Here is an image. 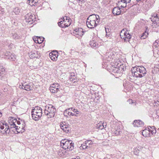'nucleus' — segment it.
<instances>
[{
	"mask_svg": "<svg viewBox=\"0 0 159 159\" xmlns=\"http://www.w3.org/2000/svg\"><path fill=\"white\" fill-rule=\"evenodd\" d=\"M5 128L4 130L1 131V132L2 134H8L10 132V129H11L10 128L8 124L6 123L5 124L4 123L2 124V125H0V128L1 129L3 130Z\"/></svg>",
	"mask_w": 159,
	"mask_h": 159,
	"instance_id": "obj_6",
	"label": "nucleus"
},
{
	"mask_svg": "<svg viewBox=\"0 0 159 159\" xmlns=\"http://www.w3.org/2000/svg\"><path fill=\"white\" fill-rule=\"evenodd\" d=\"M87 20L89 21L90 20L96 21L98 23L100 21L99 16L95 14H92L90 15L88 18Z\"/></svg>",
	"mask_w": 159,
	"mask_h": 159,
	"instance_id": "obj_11",
	"label": "nucleus"
},
{
	"mask_svg": "<svg viewBox=\"0 0 159 159\" xmlns=\"http://www.w3.org/2000/svg\"><path fill=\"white\" fill-rule=\"evenodd\" d=\"M131 71L132 74V75L133 76H135L137 78H141L142 77V75L141 74L139 75V73L138 72L136 71L135 67H132L131 69Z\"/></svg>",
	"mask_w": 159,
	"mask_h": 159,
	"instance_id": "obj_13",
	"label": "nucleus"
},
{
	"mask_svg": "<svg viewBox=\"0 0 159 159\" xmlns=\"http://www.w3.org/2000/svg\"><path fill=\"white\" fill-rule=\"evenodd\" d=\"M11 36L14 39H20V37L16 33H12Z\"/></svg>",
	"mask_w": 159,
	"mask_h": 159,
	"instance_id": "obj_31",
	"label": "nucleus"
},
{
	"mask_svg": "<svg viewBox=\"0 0 159 159\" xmlns=\"http://www.w3.org/2000/svg\"><path fill=\"white\" fill-rule=\"evenodd\" d=\"M90 146H88L86 145V143H84L83 144H81V146L80 147V148L81 149H85L88 148H90Z\"/></svg>",
	"mask_w": 159,
	"mask_h": 159,
	"instance_id": "obj_27",
	"label": "nucleus"
},
{
	"mask_svg": "<svg viewBox=\"0 0 159 159\" xmlns=\"http://www.w3.org/2000/svg\"><path fill=\"white\" fill-rule=\"evenodd\" d=\"M42 108L38 106L35 107L34 109L31 111L32 119L35 121L39 120L41 117L42 114Z\"/></svg>",
	"mask_w": 159,
	"mask_h": 159,
	"instance_id": "obj_1",
	"label": "nucleus"
},
{
	"mask_svg": "<svg viewBox=\"0 0 159 159\" xmlns=\"http://www.w3.org/2000/svg\"><path fill=\"white\" fill-rule=\"evenodd\" d=\"M62 154H59V153H58V154L59 155H60L61 156H63V155H64L63 154V152H62Z\"/></svg>",
	"mask_w": 159,
	"mask_h": 159,
	"instance_id": "obj_58",
	"label": "nucleus"
},
{
	"mask_svg": "<svg viewBox=\"0 0 159 159\" xmlns=\"http://www.w3.org/2000/svg\"><path fill=\"white\" fill-rule=\"evenodd\" d=\"M86 23L89 28L93 29L96 27L98 23L96 21H92L90 20L89 21L87 20Z\"/></svg>",
	"mask_w": 159,
	"mask_h": 159,
	"instance_id": "obj_10",
	"label": "nucleus"
},
{
	"mask_svg": "<svg viewBox=\"0 0 159 159\" xmlns=\"http://www.w3.org/2000/svg\"><path fill=\"white\" fill-rule=\"evenodd\" d=\"M60 88V85L59 84L54 83L51 85L49 89L52 93H55L60 91L59 89Z\"/></svg>",
	"mask_w": 159,
	"mask_h": 159,
	"instance_id": "obj_5",
	"label": "nucleus"
},
{
	"mask_svg": "<svg viewBox=\"0 0 159 159\" xmlns=\"http://www.w3.org/2000/svg\"><path fill=\"white\" fill-rule=\"evenodd\" d=\"M8 55L7 56V58L10 60L12 61H15L16 59V56H14V54H11V53H9V54H8Z\"/></svg>",
	"mask_w": 159,
	"mask_h": 159,
	"instance_id": "obj_22",
	"label": "nucleus"
},
{
	"mask_svg": "<svg viewBox=\"0 0 159 159\" xmlns=\"http://www.w3.org/2000/svg\"><path fill=\"white\" fill-rule=\"evenodd\" d=\"M118 125H116L115 128V131L113 134L117 136L120 135L122 133V130L119 128Z\"/></svg>",
	"mask_w": 159,
	"mask_h": 159,
	"instance_id": "obj_18",
	"label": "nucleus"
},
{
	"mask_svg": "<svg viewBox=\"0 0 159 159\" xmlns=\"http://www.w3.org/2000/svg\"><path fill=\"white\" fill-rule=\"evenodd\" d=\"M130 1V0H120V1L119 2V3H120L121 2H126L127 3H129Z\"/></svg>",
	"mask_w": 159,
	"mask_h": 159,
	"instance_id": "obj_41",
	"label": "nucleus"
},
{
	"mask_svg": "<svg viewBox=\"0 0 159 159\" xmlns=\"http://www.w3.org/2000/svg\"><path fill=\"white\" fill-rule=\"evenodd\" d=\"M37 39V43H42L44 39V38L43 37H38Z\"/></svg>",
	"mask_w": 159,
	"mask_h": 159,
	"instance_id": "obj_33",
	"label": "nucleus"
},
{
	"mask_svg": "<svg viewBox=\"0 0 159 159\" xmlns=\"http://www.w3.org/2000/svg\"><path fill=\"white\" fill-rule=\"evenodd\" d=\"M57 24L59 26L62 28L68 27L70 25V23L67 24L66 23L65 19L62 21H61L60 22H58Z\"/></svg>",
	"mask_w": 159,
	"mask_h": 159,
	"instance_id": "obj_17",
	"label": "nucleus"
},
{
	"mask_svg": "<svg viewBox=\"0 0 159 159\" xmlns=\"http://www.w3.org/2000/svg\"><path fill=\"white\" fill-rule=\"evenodd\" d=\"M156 114L157 116H159V110H157L156 111Z\"/></svg>",
	"mask_w": 159,
	"mask_h": 159,
	"instance_id": "obj_51",
	"label": "nucleus"
},
{
	"mask_svg": "<svg viewBox=\"0 0 159 159\" xmlns=\"http://www.w3.org/2000/svg\"><path fill=\"white\" fill-rule=\"evenodd\" d=\"M112 12L114 15H118L120 14L121 11L119 7H116L113 9Z\"/></svg>",
	"mask_w": 159,
	"mask_h": 159,
	"instance_id": "obj_19",
	"label": "nucleus"
},
{
	"mask_svg": "<svg viewBox=\"0 0 159 159\" xmlns=\"http://www.w3.org/2000/svg\"><path fill=\"white\" fill-rule=\"evenodd\" d=\"M143 135L145 137H150L151 136L150 132V128L149 127H148V129L146 128L143 130L142 132Z\"/></svg>",
	"mask_w": 159,
	"mask_h": 159,
	"instance_id": "obj_16",
	"label": "nucleus"
},
{
	"mask_svg": "<svg viewBox=\"0 0 159 159\" xmlns=\"http://www.w3.org/2000/svg\"><path fill=\"white\" fill-rule=\"evenodd\" d=\"M156 18H154L153 17H152L151 18V21L154 24H157V22H156Z\"/></svg>",
	"mask_w": 159,
	"mask_h": 159,
	"instance_id": "obj_43",
	"label": "nucleus"
},
{
	"mask_svg": "<svg viewBox=\"0 0 159 159\" xmlns=\"http://www.w3.org/2000/svg\"><path fill=\"white\" fill-rule=\"evenodd\" d=\"M131 38V36L130 34L129 33L128 34H127V35L125 36V37H124L123 38L124 39V40L125 42H127V41L129 42V39Z\"/></svg>",
	"mask_w": 159,
	"mask_h": 159,
	"instance_id": "obj_28",
	"label": "nucleus"
},
{
	"mask_svg": "<svg viewBox=\"0 0 159 159\" xmlns=\"http://www.w3.org/2000/svg\"><path fill=\"white\" fill-rule=\"evenodd\" d=\"M90 45L91 47L95 49H96L98 47V44L96 43V42H94V41L90 42Z\"/></svg>",
	"mask_w": 159,
	"mask_h": 159,
	"instance_id": "obj_29",
	"label": "nucleus"
},
{
	"mask_svg": "<svg viewBox=\"0 0 159 159\" xmlns=\"http://www.w3.org/2000/svg\"><path fill=\"white\" fill-rule=\"evenodd\" d=\"M39 0H28V3L31 6H37L39 3Z\"/></svg>",
	"mask_w": 159,
	"mask_h": 159,
	"instance_id": "obj_20",
	"label": "nucleus"
},
{
	"mask_svg": "<svg viewBox=\"0 0 159 159\" xmlns=\"http://www.w3.org/2000/svg\"><path fill=\"white\" fill-rule=\"evenodd\" d=\"M75 78H76V77H75V75H74L73 77H70L69 78V80L70 81H73V82H75L76 81L75 80Z\"/></svg>",
	"mask_w": 159,
	"mask_h": 159,
	"instance_id": "obj_39",
	"label": "nucleus"
},
{
	"mask_svg": "<svg viewBox=\"0 0 159 159\" xmlns=\"http://www.w3.org/2000/svg\"><path fill=\"white\" fill-rule=\"evenodd\" d=\"M128 102L129 103L131 102L132 103H133L132 100L131 99H129L128 100Z\"/></svg>",
	"mask_w": 159,
	"mask_h": 159,
	"instance_id": "obj_53",
	"label": "nucleus"
},
{
	"mask_svg": "<svg viewBox=\"0 0 159 159\" xmlns=\"http://www.w3.org/2000/svg\"><path fill=\"white\" fill-rule=\"evenodd\" d=\"M17 121V120L16 119H14L11 121V122L12 124H10L11 129L12 128H15L16 127H18L16 126L15 123Z\"/></svg>",
	"mask_w": 159,
	"mask_h": 159,
	"instance_id": "obj_30",
	"label": "nucleus"
},
{
	"mask_svg": "<svg viewBox=\"0 0 159 159\" xmlns=\"http://www.w3.org/2000/svg\"><path fill=\"white\" fill-rule=\"evenodd\" d=\"M30 57H37V56L38 55L37 52L34 51V52H32L31 54L30 53L29 54Z\"/></svg>",
	"mask_w": 159,
	"mask_h": 159,
	"instance_id": "obj_32",
	"label": "nucleus"
},
{
	"mask_svg": "<svg viewBox=\"0 0 159 159\" xmlns=\"http://www.w3.org/2000/svg\"><path fill=\"white\" fill-rule=\"evenodd\" d=\"M119 3L121 4V7H126V10L129 9V8L131 7V6L129 5H128V6H127V3L126 2H122Z\"/></svg>",
	"mask_w": 159,
	"mask_h": 159,
	"instance_id": "obj_26",
	"label": "nucleus"
},
{
	"mask_svg": "<svg viewBox=\"0 0 159 159\" xmlns=\"http://www.w3.org/2000/svg\"><path fill=\"white\" fill-rule=\"evenodd\" d=\"M17 122V123L18 125H20V121H17H17H16Z\"/></svg>",
	"mask_w": 159,
	"mask_h": 159,
	"instance_id": "obj_55",
	"label": "nucleus"
},
{
	"mask_svg": "<svg viewBox=\"0 0 159 159\" xmlns=\"http://www.w3.org/2000/svg\"><path fill=\"white\" fill-rule=\"evenodd\" d=\"M17 128V127H16L15 128V130H18V128ZM17 131V132H18V131Z\"/></svg>",
	"mask_w": 159,
	"mask_h": 159,
	"instance_id": "obj_61",
	"label": "nucleus"
},
{
	"mask_svg": "<svg viewBox=\"0 0 159 159\" xmlns=\"http://www.w3.org/2000/svg\"><path fill=\"white\" fill-rule=\"evenodd\" d=\"M25 128V127H23L22 128V129L24 130H25V129H24Z\"/></svg>",
	"mask_w": 159,
	"mask_h": 159,
	"instance_id": "obj_62",
	"label": "nucleus"
},
{
	"mask_svg": "<svg viewBox=\"0 0 159 159\" xmlns=\"http://www.w3.org/2000/svg\"><path fill=\"white\" fill-rule=\"evenodd\" d=\"M129 34V33L127 31H124V33L123 34L124 35V37H125V36H126V35H127V34Z\"/></svg>",
	"mask_w": 159,
	"mask_h": 159,
	"instance_id": "obj_50",
	"label": "nucleus"
},
{
	"mask_svg": "<svg viewBox=\"0 0 159 159\" xmlns=\"http://www.w3.org/2000/svg\"><path fill=\"white\" fill-rule=\"evenodd\" d=\"M104 128V125L103 124H102V125H100L99 126V128H100V129H102Z\"/></svg>",
	"mask_w": 159,
	"mask_h": 159,
	"instance_id": "obj_48",
	"label": "nucleus"
},
{
	"mask_svg": "<svg viewBox=\"0 0 159 159\" xmlns=\"http://www.w3.org/2000/svg\"><path fill=\"white\" fill-rule=\"evenodd\" d=\"M149 128H150L152 130H153L154 129H156L155 127V126H148Z\"/></svg>",
	"mask_w": 159,
	"mask_h": 159,
	"instance_id": "obj_49",
	"label": "nucleus"
},
{
	"mask_svg": "<svg viewBox=\"0 0 159 159\" xmlns=\"http://www.w3.org/2000/svg\"><path fill=\"white\" fill-rule=\"evenodd\" d=\"M49 56L52 60L56 61L58 56V52L57 51H53L49 53Z\"/></svg>",
	"mask_w": 159,
	"mask_h": 159,
	"instance_id": "obj_12",
	"label": "nucleus"
},
{
	"mask_svg": "<svg viewBox=\"0 0 159 159\" xmlns=\"http://www.w3.org/2000/svg\"><path fill=\"white\" fill-rule=\"evenodd\" d=\"M62 143L63 144V145L62 147L65 150L67 149L70 151H71L74 148V143L71 140H68L66 142L63 143Z\"/></svg>",
	"mask_w": 159,
	"mask_h": 159,
	"instance_id": "obj_3",
	"label": "nucleus"
},
{
	"mask_svg": "<svg viewBox=\"0 0 159 159\" xmlns=\"http://www.w3.org/2000/svg\"><path fill=\"white\" fill-rule=\"evenodd\" d=\"M5 73V69L0 64V80H2L3 77V75Z\"/></svg>",
	"mask_w": 159,
	"mask_h": 159,
	"instance_id": "obj_21",
	"label": "nucleus"
},
{
	"mask_svg": "<svg viewBox=\"0 0 159 159\" xmlns=\"http://www.w3.org/2000/svg\"><path fill=\"white\" fill-rule=\"evenodd\" d=\"M16 14H18L20 12V10L18 7H16L13 10Z\"/></svg>",
	"mask_w": 159,
	"mask_h": 159,
	"instance_id": "obj_35",
	"label": "nucleus"
},
{
	"mask_svg": "<svg viewBox=\"0 0 159 159\" xmlns=\"http://www.w3.org/2000/svg\"><path fill=\"white\" fill-rule=\"evenodd\" d=\"M150 133L152 134V135H154L156 133V129H154L153 130H152L150 128Z\"/></svg>",
	"mask_w": 159,
	"mask_h": 159,
	"instance_id": "obj_40",
	"label": "nucleus"
},
{
	"mask_svg": "<svg viewBox=\"0 0 159 159\" xmlns=\"http://www.w3.org/2000/svg\"><path fill=\"white\" fill-rule=\"evenodd\" d=\"M137 150H138V151H137L136 149H135L134 151V153L136 155H137L139 152V150H138V149H137Z\"/></svg>",
	"mask_w": 159,
	"mask_h": 159,
	"instance_id": "obj_47",
	"label": "nucleus"
},
{
	"mask_svg": "<svg viewBox=\"0 0 159 159\" xmlns=\"http://www.w3.org/2000/svg\"><path fill=\"white\" fill-rule=\"evenodd\" d=\"M61 128L63 131L65 132L66 133H68L69 131L68 127V125H66L65 122L64 123L61 122L60 124Z\"/></svg>",
	"mask_w": 159,
	"mask_h": 159,
	"instance_id": "obj_15",
	"label": "nucleus"
},
{
	"mask_svg": "<svg viewBox=\"0 0 159 159\" xmlns=\"http://www.w3.org/2000/svg\"><path fill=\"white\" fill-rule=\"evenodd\" d=\"M126 69L125 66L123 64H118L116 67H115V69L113 70L114 73H118L120 71H124Z\"/></svg>",
	"mask_w": 159,
	"mask_h": 159,
	"instance_id": "obj_7",
	"label": "nucleus"
},
{
	"mask_svg": "<svg viewBox=\"0 0 159 159\" xmlns=\"http://www.w3.org/2000/svg\"><path fill=\"white\" fill-rule=\"evenodd\" d=\"M86 143V145L90 146V145H92L93 144V142L91 140H87L85 142Z\"/></svg>",
	"mask_w": 159,
	"mask_h": 159,
	"instance_id": "obj_36",
	"label": "nucleus"
},
{
	"mask_svg": "<svg viewBox=\"0 0 159 159\" xmlns=\"http://www.w3.org/2000/svg\"><path fill=\"white\" fill-rule=\"evenodd\" d=\"M106 35H107V30H106Z\"/></svg>",
	"mask_w": 159,
	"mask_h": 159,
	"instance_id": "obj_63",
	"label": "nucleus"
},
{
	"mask_svg": "<svg viewBox=\"0 0 159 159\" xmlns=\"http://www.w3.org/2000/svg\"><path fill=\"white\" fill-rule=\"evenodd\" d=\"M124 31V30H123L121 31V34H120V36H121V34H122V32H123V31Z\"/></svg>",
	"mask_w": 159,
	"mask_h": 159,
	"instance_id": "obj_59",
	"label": "nucleus"
},
{
	"mask_svg": "<svg viewBox=\"0 0 159 159\" xmlns=\"http://www.w3.org/2000/svg\"><path fill=\"white\" fill-rule=\"evenodd\" d=\"M68 115L70 116H76V115L75 114V113H74L73 112L70 111H69V113H68Z\"/></svg>",
	"mask_w": 159,
	"mask_h": 159,
	"instance_id": "obj_45",
	"label": "nucleus"
},
{
	"mask_svg": "<svg viewBox=\"0 0 159 159\" xmlns=\"http://www.w3.org/2000/svg\"><path fill=\"white\" fill-rule=\"evenodd\" d=\"M22 86H22H22H21V85H19V87L20 88V89H24V88H23V87H22Z\"/></svg>",
	"mask_w": 159,
	"mask_h": 159,
	"instance_id": "obj_56",
	"label": "nucleus"
},
{
	"mask_svg": "<svg viewBox=\"0 0 159 159\" xmlns=\"http://www.w3.org/2000/svg\"><path fill=\"white\" fill-rule=\"evenodd\" d=\"M146 30L143 33L142 36L141 37V39H146L148 36V27H146Z\"/></svg>",
	"mask_w": 159,
	"mask_h": 159,
	"instance_id": "obj_24",
	"label": "nucleus"
},
{
	"mask_svg": "<svg viewBox=\"0 0 159 159\" xmlns=\"http://www.w3.org/2000/svg\"><path fill=\"white\" fill-rule=\"evenodd\" d=\"M152 17H153L154 18L158 19V14L156 13H152Z\"/></svg>",
	"mask_w": 159,
	"mask_h": 159,
	"instance_id": "obj_38",
	"label": "nucleus"
},
{
	"mask_svg": "<svg viewBox=\"0 0 159 159\" xmlns=\"http://www.w3.org/2000/svg\"><path fill=\"white\" fill-rule=\"evenodd\" d=\"M74 75V73H73L72 74H71L70 75V77H73V75Z\"/></svg>",
	"mask_w": 159,
	"mask_h": 159,
	"instance_id": "obj_57",
	"label": "nucleus"
},
{
	"mask_svg": "<svg viewBox=\"0 0 159 159\" xmlns=\"http://www.w3.org/2000/svg\"><path fill=\"white\" fill-rule=\"evenodd\" d=\"M25 18L26 21L29 24H31L36 20L35 15H33L31 13H29L25 16Z\"/></svg>",
	"mask_w": 159,
	"mask_h": 159,
	"instance_id": "obj_4",
	"label": "nucleus"
},
{
	"mask_svg": "<svg viewBox=\"0 0 159 159\" xmlns=\"http://www.w3.org/2000/svg\"><path fill=\"white\" fill-rule=\"evenodd\" d=\"M104 128H105L106 127V125H104Z\"/></svg>",
	"mask_w": 159,
	"mask_h": 159,
	"instance_id": "obj_64",
	"label": "nucleus"
},
{
	"mask_svg": "<svg viewBox=\"0 0 159 159\" xmlns=\"http://www.w3.org/2000/svg\"><path fill=\"white\" fill-rule=\"evenodd\" d=\"M74 34L75 35V36L77 38H79V36L82 37L84 34V31L82 28H79L75 29L73 32Z\"/></svg>",
	"mask_w": 159,
	"mask_h": 159,
	"instance_id": "obj_8",
	"label": "nucleus"
},
{
	"mask_svg": "<svg viewBox=\"0 0 159 159\" xmlns=\"http://www.w3.org/2000/svg\"><path fill=\"white\" fill-rule=\"evenodd\" d=\"M22 125H24V126H25V120H23L22 121Z\"/></svg>",
	"mask_w": 159,
	"mask_h": 159,
	"instance_id": "obj_52",
	"label": "nucleus"
},
{
	"mask_svg": "<svg viewBox=\"0 0 159 159\" xmlns=\"http://www.w3.org/2000/svg\"><path fill=\"white\" fill-rule=\"evenodd\" d=\"M69 111H70V108L66 109L64 112V114L65 116H67L69 113Z\"/></svg>",
	"mask_w": 159,
	"mask_h": 159,
	"instance_id": "obj_37",
	"label": "nucleus"
},
{
	"mask_svg": "<svg viewBox=\"0 0 159 159\" xmlns=\"http://www.w3.org/2000/svg\"><path fill=\"white\" fill-rule=\"evenodd\" d=\"M66 17V19H64V18H63V20H64V19L66 21V22L67 21V22H68V23H70V18L69 17H68H68Z\"/></svg>",
	"mask_w": 159,
	"mask_h": 159,
	"instance_id": "obj_44",
	"label": "nucleus"
},
{
	"mask_svg": "<svg viewBox=\"0 0 159 159\" xmlns=\"http://www.w3.org/2000/svg\"><path fill=\"white\" fill-rule=\"evenodd\" d=\"M133 124L135 127H140L143 126L144 123L140 120H135Z\"/></svg>",
	"mask_w": 159,
	"mask_h": 159,
	"instance_id": "obj_14",
	"label": "nucleus"
},
{
	"mask_svg": "<svg viewBox=\"0 0 159 159\" xmlns=\"http://www.w3.org/2000/svg\"><path fill=\"white\" fill-rule=\"evenodd\" d=\"M136 71H138L139 75L141 74L142 77H143L146 73V70L145 68L143 66H135Z\"/></svg>",
	"mask_w": 159,
	"mask_h": 159,
	"instance_id": "obj_9",
	"label": "nucleus"
},
{
	"mask_svg": "<svg viewBox=\"0 0 159 159\" xmlns=\"http://www.w3.org/2000/svg\"><path fill=\"white\" fill-rule=\"evenodd\" d=\"M69 140H68L66 139H64L62 140L61 142V146H63V144L62 143H64V142L65 143V142H66L68 141Z\"/></svg>",
	"mask_w": 159,
	"mask_h": 159,
	"instance_id": "obj_42",
	"label": "nucleus"
},
{
	"mask_svg": "<svg viewBox=\"0 0 159 159\" xmlns=\"http://www.w3.org/2000/svg\"><path fill=\"white\" fill-rule=\"evenodd\" d=\"M22 86L24 87V89L27 91H30L32 89V87L28 84L24 85L23 84Z\"/></svg>",
	"mask_w": 159,
	"mask_h": 159,
	"instance_id": "obj_25",
	"label": "nucleus"
},
{
	"mask_svg": "<svg viewBox=\"0 0 159 159\" xmlns=\"http://www.w3.org/2000/svg\"><path fill=\"white\" fill-rule=\"evenodd\" d=\"M153 45L159 50V39L156 40L153 43Z\"/></svg>",
	"mask_w": 159,
	"mask_h": 159,
	"instance_id": "obj_34",
	"label": "nucleus"
},
{
	"mask_svg": "<svg viewBox=\"0 0 159 159\" xmlns=\"http://www.w3.org/2000/svg\"><path fill=\"white\" fill-rule=\"evenodd\" d=\"M70 111H72L76 115V116H78V115H80L81 114V112L78 110L77 109H75L74 107L70 108Z\"/></svg>",
	"mask_w": 159,
	"mask_h": 159,
	"instance_id": "obj_23",
	"label": "nucleus"
},
{
	"mask_svg": "<svg viewBox=\"0 0 159 159\" xmlns=\"http://www.w3.org/2000/svg\"><path fill=\"white\" fill-rule=\"evenodd\" d=\"M2 116V113L0 112V117H1Z\"/></svg>",
	"mask_w": 159,
	"mask_h": 159,
	"instance_id": "obj_60",
	"label": "nucleus"
},
{
	"mask_svg": "<svg viewBox=\"0 0 159 159\" xmlns=\"http://www.w3.org/2000/svg\"><path fill=\"white\" fill-rule=\"evenodd\" d=\"M72 159H80V157L79 156H77L75 158H73Z\"/></svg>",
	"mask_w": 159,
	"mask_h": 159,
	"instance_id": "obj_54",
	"label": "nucleus"
},
{
	"mask_svg": "<svg viewBox=\"0 0 159 159\" xmlns=\"http://www.w3.org/2000/svg\"><path fill=\"white\" fill-rule=\"evenodd\" d=\"M146 82V80L145 78H143L141 81H140V82L141 83V84H142L143 83H144Z\"/></svg>",
	"mask_w": 159,
	"mask_h": 159,
	"instance_id": "obj_46",
	"label": "nucleus"
},
{
	"mask_svg": "<svg viewBox=\"0 0 159 159\" xmlns=\"http://www.w3.org/2000/svg\"><path fill=\"white\" fill-rule=\"evenodd\" d=\"M44 111L45 115L48 116V118H50L54 116L56 112V109L52 105H49L48 106L45 107Z\"/></svg>",
	"mask_w": 159,
	"mask_h": 159,
	"instance_id": "obj_2",
	"label": "nucleus"
}]
</instances>
